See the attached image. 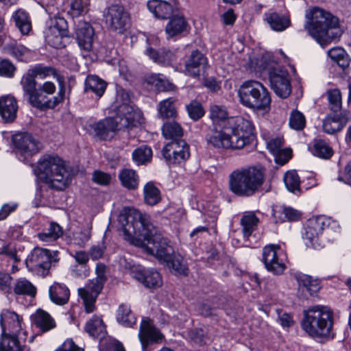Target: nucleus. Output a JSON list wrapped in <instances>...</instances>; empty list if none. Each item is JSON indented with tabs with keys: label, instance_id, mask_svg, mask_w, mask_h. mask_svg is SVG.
Listing matches in <instances>:
<instances>
[{
	"label": "nucleus",
	"instance_id": "f257e3e1",
	"mask_svg": "<svg viewBox=\"0 0 351 351\" xmlns=\"http://www.w3.org/2000/svg\"><path fill=\"white\" fill-rule=\"evenodd\" d=\"M119 222L122 226L124 239L130 244L142 247L160 262L168 258L173 252L169 240L160 233L149 221V217L136 210L121 215Z\"/></svg>",
	"mask_w": 351,
	"mask_h": 351
},
{
	"label": "nucleus",
	"instance_id": "f03ea898",
	"mask_svg": "<svg viewBox=\"0 0 351 351\" xmlns=\"http://www.w3.org/2000/svg\"><path fill=\"white\" fill-rule=\"evenodd\" d=\"M306 29L322 46L341 35L339 19L330 12L314 8L306 14Z\"/></svg>",
	"mask_w": 351,
	"mask_h": 351
},
{
	"label": "nucleus",
	"instance_id": "7ed1b4c3",
	"mask_svg": "<svg viewBox=\"0 0 351 351\" xmlns=\"http://www.w3.org/2000/svg\"><path fill=\"white\" fill-rule=\"evenodd\" d=\"M265 177V169L261 166L234 170L229 176L230 190L237 196L250 197L261 187Z\"/></svg>",
	"mask_w": 351,
	"mask_h": 351
},
{
	"label": "nucleus",
	"instance_id": "20e7f679",
	"mask_svg": "<svg viewBox=\"0 0 351 351\" xmlns=\"http://www.w3.org/2000/svg\"><path fill=\"white\" fill-rule=\"evenodd\" d=\"M39 178L51 189L64 190L71 180L63 160L55 156H44L35 170Z\"/></svg>",
	"mask_w": 351,
	"mask_h": 351
},
{
	"label": "nucleus",
	"instance_id": "39448f33",
	"mask_svg": "<svg viewBox=\"0 0 351 351\" xmlns=\"http://www.w3.org/2000/svg\"><path fill=\"white\" fill-rule=\"evenodd\" d=\"M301 322L302 329L311 337H325L330 335L333 325L331 310L324 306H314L304 311Z\"/></svg>",
	"mask_w": 351,
	"mask_h": 351
},
{
	"label": "nucleus",
	"instance_id": "423d86ee",
	"mask_svg": "<svg viewBox=\"0 0 351 351\" xmlns=\"http://www.w3.org/2000/svg\"><path fill=\"white\" fill-rule=\"evenodd\" d=\"M238 95L241 103L254 111L270 110L271 97L268 90L256 80H247L240 86Z\"/></svg>",
	"mask_w": 351,
	"mask_h": 351
},
{
	"label": "nucleus",
	"instance_id": "0eeeda50",
	"mask_svg": "<svg viewBox=\"0 0 351 351\" xmlns=\"http://www.w3.org/2000/svg\"><path fill=\"white\" fill-rule=\"evenodd\" d=\"M95 272V278L89 280L84 287L78 289V294L84 301L87 313H92L94 311L95 302L106 280L105 265L97 263Z\"/></svg>",
	"mask_w": 351,
	"mask_h": 351
},
{
	"label": "nucleus",
	"instance_id": "6e6552de",
	"mask_svg": "<svg viewBox=\"0 0 351 351\" xmlns=\"http://www.w3.org/2000/svg\"><path fill=\"white\" fill-rule=\"evenodd\" d=\"M226 129L231 131L235 149H240L250 144L254 134V127L252 123L242 117H230L227 121Z\"/></svg>",
	"mask_w": 351,
	"mask_h": 351
},
{
	"label": "nucleus",
	"instance_id": "1a4fd4ad",
	"mask_svg": "<svg viewBox=\"0 0 351 351\" xmlns=\"http://www.w3.org/2000/svg\"><path fill=\"white\" fill-rule=\"evenodd\" d=\"M267 71L271 88L281 98H287L291 93L289 75L284 70L274 65H266L263 67Z\"/></svg>",
	"mask_w": 351,
	"mask_h": 351
},
{
	"label": "nucleus",
	"instance_id": "9d476101",
	"mask_svg": "<svg viewBox=\"0 0 351 351\" xmlns=\"http://www.w3.org/2000/svg\"><path fill=\"white\" fill-rule=\"evenodd\" d=\"M106 23L114 32L123 34L130 25V18L125 9L118 4L111 5L104 14Z\"/></svg>",
	"mask_w": 351,
	"mask_h": 351
},
{
	"label": "nucleus",
	"instance_id": "9b49d317",
	"mask_svg": "<svg viewBox=\"0 0 351 351\" xmlns=\"http://www.w3.org/2000/svg\"><path fill=\"white\" fill-rule=\"evenodd\" d=\"M123 119L117 115L114 118H106L90 125L92 132L99 140H108L113 137L117 130L132 128L121 124Z\"/></svg>",
	"mask_w": 351,
	"mask_h": 351
},
{
	"label": "nucleus",
	"instance_id": "f8f14e48",
	"mask_svg": "<svg viewBox=\"0 0 351 351\" xmlns=\"http://www.w3.org/2000/svg\"><path fill=\"white\" fill-rule=\"evenodd\" d=\"M162 156L170 164H182L190 157V147L183 139L171 141L162 149Z\"/></svg>",
	"mask_w": 351,
	"mask_h": 351
},
{
	"label": "nucleus",
	"instance_id": "ddd939ff",
	"mask_svg": "<svg viewBox=\"0 0 351 351\" xmlns=\"http://www.w3.org/2000/svg\"><path fill=\"white\" fill-rule=\"evenodd\" d=\"M117 102L121 104L117 106V114L123 119L122 125L136 126L138 122L139 114L130 104V96L128 92L121 89L117 92Z\"/></svg>",
	"mask_w": 351,
	"mask_h": 351
},
{
	"label": "nucleus",
	"instance_id": "4468645a",
	"mask_svg": "<svg viewBox=\"0 0 351 351\" xmlns=\"http://www.w3.org/2000/svg\"><path fill=\"white\" fill-rule=\"evenodd\" d=\"M328 225L329 219L324 217H318L308 220L303 234V239L306 241V246L314 249L322 247L324 245L319 239V235Z\"/></svg>",
	"mask_w": 351,
	"mask_h": 351
},
{
	"label": "nucleus",
	"instance_id": "2eb2a0df",
	"mask_svg": "<svg viewBox=\"0 0 351 351\" xmlns=\"http://www.w3.org/2000/svg\"><path fill=\"white\" fill-rule=\"evenodd\" d=\"M56 261L57 259L51 256L49 250L36 247L32 252L26 263L33 269H42L41 274L45 276L48 274L52 263Z\"/></svg>",
	"mask_w": 351,
	"mask_h": 351
},
{
	"label": "nucleus",
	"instance_id": "dca6fc26",
	"mask_svg": "<svg viewBox=\"0 0 351 351\" xmlns=\"http://www.w3.org/2000/svg\"><path fill=\"white\" fill-rule=\"evenodd\" d=\"M60 89L57 96L52 98H49L48 94H45L42 91L37 90V91L31 95L29 99V104L34 108L44 110L47 108H54L58 104L64 100L65 88L64 84L59 79Z\"/></svg>",
	"mask_w": 351,
	"mask_h": 351
},
{
	"label": "nucleus",
	"instance_id": "f3484780",
	"mask_svg": "<svg viewBox=\"0 0 351 351\" xmlns=\"http://www.w3.org/2000/svg\"><path fill=\"white\" fill-rule=\"evenodd\" d=\"M280 247L275 245L265 246L263 250V261L267 270L274 275L283 274L286 269L284 262L280 259L278 251Z\"/></svg>",
	"mask_w": 351,
	"mask_h": 351
},
{
	"label": "nucleus",
	"instance_id": "a211bd4d",
	"mask_svg": "<svg viewBox=\"0 0 351 351\" xmlns=\"http://www.w3.org/2000/svg\"><path fill=\"white\" fill-rule=\"evenodd\" d=\"M138 337L142 345L143 350L145 351L149 344L162 341L164 336L154 326L152 319L148 317H144L141 323Z\"/></svg>",
	"mask_w": 351,
	"mask_h": 351
},
{
	"label": "nucleus",
	"instance_id": "6ab92c4d",
	"mask_svg": "<svg viewBox=\"0 0 351 351\" xmlns=\"http://www.w3.org/2000/svg\"><path fill=\"white\" fill-rule=\"evenodd\" d=\"M294 278L298 282V296L302 299H308L321 288L319 280L311 276L296 273Z\"/></svg>",
	"mask_w": 351,
	"mask_h": 351
},
{
	"label": "nucleus",
	"instance_id": "aec40b11",
	"mask_svg": "<svg viewBox=\"0 0 351 351\" xmlns=\"http://www.w3.org/2000/svg\"><path fill=\"white\" fill-rule=\"evenodd\" d=\"M12 141L15 147L21 154L27 156L36 154L41 148L40 143L27 132L16 134L12 137Z\"/></svg>",
	"mask_w": 351,
	"mask_h": 351
},
{
	"label": "nucleus",
	"instance_id": "412c9836",
	"mask_svg": "<svg viewBox=\"0 0 351 351\" xmlns=\"http://www.w3.org/2000/svg\"><path fill=\"white\" fill-rule=\"evenodd\" d=\"M206 138L208 144L215 148L236 149L231 135L218 130L216 126L210 128Z\"/></svg>",
	"mask_w": 351,
	"mask_h": 351
},
{
	"label": "nucleus",
	"instance_id": "4be33fe9",
	"mask_svg": "<svg viewBox=\"0 0 351 351\" xmlns=\"http://www.w3.org/2000/svg\"><path fill=\"white\" fill-rule=\"evenodd\" d=\"M133 276L149 289H157L162 285L160 274L153 269H136L133 271Z\"/></svg>",
	"mask_w": 351,
	"mask_h": 351
},
{
	"label": "nucleus",
	"instance_id": "5701e85b",
	"mask_svg": "<svg viewBox=\"0 0 351 351\" xmlns=\"http://www.w3.org/2000/svg\"><path fill=\"white\" fill-rule=\"evenodd\" d=\"M208 62L206 56L200 51L195 50L191 52L185 62L186 73L194 77L199 76L205 71Z\"/></svg>",
	"mask_w": 351,
	"mask_h": 351
},
{
	"label": "nucleus",
	"instance_id": "b1692460",
	"mask_svg": "<svg viewBox=\"0 0 351 351\" xmlns=\"http://www.w3.org/2000/svg\"><path fill=\"white\" fill-rule=\"evenodd\" d=\"M75 35L79 47L86 51H90L93 48L95 35L92 26L86 22L80 23L76 28Z\"/></svg>",
	"mask_w": 351,
	"mask_h": 351
},
{
	"label": "nucleus",
	"instance_id": "393cba45",
	"mask_svg": "<svg viewBox=\"0 0 351 351\" xmlns=\"http://www.w3.org/2000/svg\"><path fill=\"white\" fill-rule=\"evenodd\" d=\"M0 324L2 332H7L12 336L18 337V333L21 329V322L19 315L8 310H3L1 313Z\"/></svg>",
	"mask_w": 351,
	"mask_h": 351
},
{
	"label": "nucleus",
	"instance_id": "a878e982",
	"mask_svg": "<svg viewBox=\"0 0 351 351\" xmlns=\"http://www.w3.org/2000/svg\"><path fill=\"white\" fill-rule=\"evenodd\" d=\"M349 118L346 112H330L323 121V129L328 134L340 131L347 123Z\"/></svg>",
	"mask_w": 351,
	"mask_h": 351
},
{
	"label": "nucleus",
	"instance_id": "bb28decb",
	"mask_svg": "<svg viewBox=\"0 0 351 351\" xmlns=\"http://www.w3.org/2000/svg\"><path fill=\"white\" fill-rule=\"evenodd\" d=\"M17 110V102L14 97L5 95L0 97V116L5 122H13L16 118Z\"/></svg>",
	"mask_w": 351,
	"mask_h": 351
},
{
	"label": "nucleus",
	"instance_id": "cd10ccee",
	"mask_svg": "<svg viewBox=\"0 0 351 351\" xmlns=\"http://www.w3.org/2000/svg\"><path fill=\"white\" fill-rule=\"evenodd\" d=\"M147 9L158 19H167L173 14V6L170 3L162 0H149L147 3Z\"/></svg>",
	"mask_w": 351,
	"mask_h": 351
},
{
	"label": "nucleus",
	"instance_id": "c85d7f7f",
	"mask_svg": "<svg viewBox=\"0 0 351 351\" xmlns=\"http://www.w3.org/2000/svg\"><path fill=\"white\" fill-rule=\"evenodd\" d=\"M145 53L155 62L165 66L171 65L177 59L176 51L165 48L158 51L149 47Z\"/></svg>",
	"mask_w": 351,
	"mask_h": 351
},
{
	"label": "nucleus",
	"instance_id": "c756f323",
	"mask_svg": "<svg viewBox=\"0 0 351 351\" xmlns=\"http://www.w3.org/2000/svg\"><path fill=\"white\" fill-rule=\"evenodd\" d=\"M265 21L271 29L276 32H282L291 25V21L289 16L276 12L265 13Z\"/></svg>",
	"mask_w": 351,
	"mask_h": 351
},
{
	"label": "nucleus",
	"instance_id": "7c9ffc66",
	"mask_svg": "<svg viewBox=\"0 0 351 351\" xmlns=\"http://www.w3.org/2000/svg\"><path fill=\"white\" fill-rule=\"evenodd\" d=\"M161 263H165L175 274L186 276L188 274V267L184 258L174 252L169 258H164Z\"/></svg>",
	"mask_w": 351,
	"mask_h": 351
},
{
	"label": "nucleus",
	"instance_id": "2f4dec72",
	"mask_svg": "<svg viewBox=\"0 0 351 351\" xmlns=\"http://www.w3.org/2000/svg\"><path fill=\"white\" fill-rule=\"evenodd\" d=\"M189 29V24L182 15L173 16L167 23L165 31L169 37H173Z\"/></svg>",
	"mask_w": 351,
	"mask_h": 351
},
{
	"label": "nucleus",
	"instance_id": "473e14b6",
	"mask_svg": "<svg viewBox=\"0 0 351 351\" xmlns=\"http://www.w3.org/2000/svg\"><path fill=\"white\" fill-rule=\"evenodd\" d=\"M49 298L51 300L58 305H64L69 301L70 291L64 285L55 282L49 288Z\"/></svg>",
	"mask_w": 351,
	"mask_h": 351
},
{
	"label": "nucleus",
	"instance_id": "72a5a7b5",
	"mask_svg": "<svg viewBox=\"0 0 351 351\" xmlns=\"http://www.w3.org/2000/svg\"><path fill=\"white\" fill-rule=\"evenodd\" d=\"M107 83L97 75H89L84 82V92H92L100 98L106 91Z\"/></svg>",
	"mask_w": 351,
	"mask_h": 351
},
{
	"label": "nucleus",
	"instance_id": "f704fd0d",
	"mask_svg": "<svg viewBox=\"0 0 351 351\" xmlns=\"http://www.w3.org/2000/svg\"><path fill=\"white\" fill-rule=\"evenodd\" d=\"M85 331L93 338L100 339H103L106 333L103 320L97 316H93L87 322L85 326Z\"/></svg>",
	"mask_w": 351,
	"mask_h": 351
},
{
	"label": "nucleus",
	"instance_id": "c9c22d12",
	"mask_svg": "<svg viewBox=\"0 0 351 351\" xmlns=\"http://www.w3.org/2000/svg\"><path fill=\"white\" fill-rule=\"evenodd\" d=\"M32 321L43 332L48 331L55 327V322L50 315L40 309L32 315Z\"/></svg>",
	"mask_w": 351,
	"mask_h": 351
},
{
	"label": "nucleus",
	"instance_id": "e433bc0d",
	"mask_svg": "<svg viewBox=\"0 0 351 351\" xmlns=\"http://www.w3.org/2000/svg\"><path fill=\"white\" fill-rule=\"evenodd\" d=\"M0 351H27L25 346L20 344L18 337L12 336L4 331L0 337Z\"/></svg>",
	"mask_w": 351,
	"mask_h": 351
},
{
	"label": "nucleus",
	"instance_id": "4c0bfd02",
	"mask_svg": "<svg viewBox=\"0 0 351 351\" xmlns=\"http://www.w3.org/2000/svg\"><path fill=\"white\" fill-rule=\"evenodd\" d=\"M119 178L122 186L128 190H135L138 186V176L132 169H122L119 173Z\"/></svg>",
	"mask_w": 351,
	"mask_h": 351
},
{
	"label": "nucleus",
	"instance_id": "58836bf2",
	"mask_svg": "<svg viewBox=\"0 0 351 351\" xmlns=\"http://www.w3.org/2000/svg\"><path fill=\"white\" fill-rule=\"evenodd\" d=\"M12 18L20 32L27 35L32 30V23L28 14L23 10H18L14 13Z\"/></svg>",
	"mask_w": 351,
	"mask_h": 351
},
{
	"label": "nucleus",
	"instance_id": "ea45409f",
	"mask_svg": "<svg viewBox=\"0 0 351 351\" xmlns=\"http://www.w3.org/2000/svg\"><path fill=\"white\" fill-rule=\"evenodd\" d=\"M117 320L119 324L126 327H132L136 323V317L132 313L130 307L125 304L119 306L117 313Z\"/></svg>",
	"mask_w": 351,
	"mask_h": 351
},
{
	"label": "nucleus",
	"instance_id": "a19ab883",
	"mask_svg": "<svg viewBox=\"0 0 351 351\" xmlns=\"http://www.w3.org/2000/svg\"><path fill=\"white\" fill-rule=\"evenodd\" d=\"M259 220L253 213H248L243 215L241 219L242 231L245 237L248 238L256 229Z\"/></svg>",
	"mask_w": 351,
	"mask_h": 351
},
{
	"label": "nucleus",
	"instance_id": "79ce46f5",
	"mask_svg": "<svg viewBox=\"0 0 351 351\" xmlns=\"http://www.w3.org/2000/svg\"><path fill=\"white\" fill-rule=\"evenodd\" d=\"M144 201L149 206H154L161 200L160 190L152 182H147L143 189Z\"/></svg>",
	"mask_w": 351,
	"mask_h": 351
},
{
	"label": "nucleus",
	"instance_id": "37998d69",
	"mask_svg": "<svg viewBox=\"0 0 351 351\" xmlns=\"http://www.w3.org/2000/svg\"><path fill=\"white\" fill-rule=\"evenodd\" d=\"M68 3L69 9L67 12L73 18L86 14L89 10V0H68Z\"/></svg>",
	"mask_w": 351,
	"mask_h": 351
},
{
	"label": "nucleus",
	"instance_id": "c03bdc74",
	"mask_svg": "<svg viewBox=\"0 0 351 351\" xmlns=\"http://www.w3.org/2000/svg\"><path fill=\"white\" fill-rule=\"evenodd\" d=\"M162 131L165 138L172 141L181 140L180 138L183 135L182 128L175 121L164 123Z\"/></svg>",
	"mask_w": 351,
	"mask_h": 351
},
{
	"label": "nucleus",
	"instance_id": "a18cd8bd",
	"mask_svg": "<svg viewBox=\"0 0 351 351\" xmlns=\"http://www.w3.org/2000/svg\"><path fill=\"white\" fill-rule=\"evenodd\" d=\"M330 59L341 69H345L349 66L350 59L345 50L341 47H335L328 51Z\"/></svg>",
	"mask_w": 351,
	"mask_h": 351
},
{
	"label": "nucleus",
	"instance_id": "49530a36",
	"mask_svg": "<svg viewBox=\"0 0 351 351\" xmlns=\"http://www.w3.org/2000/svg\"><path fill=\"white\" fill-rule=\"evenodd\" d=\"M63 234L62 228L56 222H51L46 231L38 234V238L43 241L57 240Z\"/></svg>",
	"mask_w": 351,
	"mask_h": 351
},
{
	"label": "nucleus",
	"instance_id": "de8ad7c7",
	"mask_svg": "<svg viewBox=\"0 0 351 351\" xmlns=\"http://www.w3.org/2000/svg\"><path fill=\"white\" fill-rule=\"evenodd\" d=\"M228 114L226 108L223 106L213 105L210 108V117L213 120L214 124L221 121L223 123V128L227 126V121Z\"/></svg>",
	"mask_w": 351,
	"mask_h": 351
},
{
	"label": "nucleus",
	"instance_id": "09e8293b",
	"mask_svg": "<svg viewBox=\"0 0 351 351\" xmlns=\"http://www.w3.org/2000/svg\"><path fill=\"white\" fill-rule=\"evenodd\" d=\"M14 292L16 295H27L34 297L36 293V288L29 280L22 278L16 282Z\"/></svg>",
	"mask_w": 351,
	"mask_h": 351
},
{
	"label": "nucleus",
	"instance_id": "8fccbe9b",
	"mask_svg": "<svg viewBox=\"0 0 351 351\" xmlns=\"http://www.w3.org/2000/svg\"><path fill=\"white\" fill-rule=\"evenodd\" d=\"M330 112L340 113L342 107L341 94L339 90L332 89L327 92Z\"/></svg>",
	"mask_w": 351,
	"mask_h": 351
},
{
	"label": "nucleus",
	"instance_id": "3c124183",
	"mask_svg": "<svg viewBox=\"0 0 351 351\" xmlns=\"http://www.w3.org/2000/svg\"><path fill=\"white\" fill-rule=\"evenodd\" d=\"M36 77L29 70L26 75H25L21 80V84L23 89L26 95L28 97V99L31 95H33L38 90L36 88V82L35 80Z\"/></svg>",
	"mask_w": 351,
	"mask_h": 351
},
{
	"label": "nucleus",
	"instance_id": "603ef678",
	"mask_svg": "<svg viewBox=\"0 0 351 351\" xmlns=\"http://www.w3.org/2000/svg\"><path fill=\"white\" fill-rule=\"evenodd\" d=\"M284 182L289 191L295 193L300 191V180L296 171H287L284 176Z\"/></svg>",
	"mask_w": 351,
	"mask_h": 351
},
{
	"label": "nucleus",
	"instance_id": "864d4df0",
	"mask_svg": "<svg viewBox=\"0 0 351 351\" xmlns=\"http://www.w3.org/2000/svg\"><path fill=\"white\" fill-rule=\"evenodd\" d=\"M173 103L174 99L172 98H168L160 103L158 112L162 118H173L176 117V110Z\"/></svg>",
	"mask_w": 351,
	"mask_h": 351
},
{
	"label": "nucleus",
	"instance_id": "5fc2aeb1",
	"mask_svg": "<svg viewBox=\"0 0 351 351\" xmlns=\"http://www.w3.org/2000/svg\"><path fill=\"white\" fill-rule=\"evenodd\" d=\"M29 71L32 73V75H34L36 77H40L42 79L50 75L57 76L58 79H60L62 83L63 84V80H62V77H60L58 75L56 69L53 66H47L43 64H38L32 69H29Z\"/></svg>",
	"mask_w": 351,
	"mask_h": 351
},
{
	"label": "nucleus",
	"instance_id": "6e6d98bb",
	"mask_svg": "<svg viewBox=\"0 0 351 351\" xmlns=\"http://www.w3.org/2000/svg\"><path fill=\"white\" fill-rule=\"evenodd\" d=\"M132 157L138 164H144L151 160L152 150L147 145L141 146L133 152Z\"/></svg>",
	"mask_w": 351,
	"mask_h": 351
},
{
	"label": "nucleus",
	"instance_id": "4d7b16f0",
	"mask_svg": "<svg viewBox=\"0 0 351 351\" xmlns=\"http://www.w3.org/2000/svg\"><path fill=\"white\" fill-rule=\"evenodd\" d=\"M313 154L319 158H329L332 154V150L324 141L317 140L313 145Z\"/></svg>",
	"mask_w": 351,
	"mask_h": 351
},
{
	"label": "nucleus",
	"instance_id": "13d9d810",
	"mask_svg": "<svg viewBox=\"0 0 351 351\" xmlns=\"http://www.w3.org/2000/svg\"><path fill=\"white\" fill-rule=\"evenodd\" d=\"M50 32L55 34V38L60 42L63 37L67 36L66 22L63 18L56 19V24L50 28Z\"/></svg>",
	"mask_w": 351,
	"mask_h": 351
},
{
	"label": "nucleus",
	"instance_id": "bf43d9fd",
	"mask_svg": "<svg viewBox=\"0 0 351 351\" xmlns=\"http://www.w3.org/2000/svg\"><path fill=\"white\" fill-rule=\"evenodd\" d=\"M91 237L90 230L84 229L73 233L72 243L80 247H84Z\"/></svg>",
	"mask_w": 351,
	"mask_h": 351
},
{
	"label": "nucleus",
	"instance_id": "052dcab7",
	"mask_svg": "<svg viewBox=\"0 0 351 351\" xmlns=\"http://www.w3.org/2000/svg\"><path fill=\"white\" fill-rule=\"evenodd\" d=\"M305 117L299 111H293L289 118V125L295 130H302L305 125Z\"/></svg>",
	"mask_w": 351,
	"mask_h": 351
},
{
	"label": "nucleus",
	"instance_id": "680f3d73",
	"mask_svg": "<svg viewBox=\"0 0 351 351\" xmlns=\"http://www.w3.org/2000/svg\"><path fill=\"white\" fill-rule=\"evenodd\" d=\"M186 110L189 117L194 121L199 119L204 114V111L201 104L197 101H193L187 105Z\"/></svg>",
	"mask_w": 351,
	"mask_h": 351
},
{
	"label": "nucleus",
	"instance_id": "e2e57ef3",
	"mask_svg": "<svg viewBox=\"0 0 351 351\" xmlns=\"http://www.w3.org/2000/svg\"><path fill=\"white\" fill-rule=\"evenodd\" d=\"M75 261L83 269L84 277H86L89 274V269L86 266V263L89 260V255L84 251H76L72 255Z\"/></svg>",
	"mask_w": 351,
	"mask_h": 351
},
{
	"label": "nucleus",
	"instance_id": "0e129e2a",
	"mask_svg": "<svg viewBox=\"0 0 351 351\" xmlns=\"http://www.w3.org/2000/svg\"><path fill=\"white\" fill-rule=\"evenodd\" d=\"M189 337L194 343L202 345L206 343L208 337L202 328H195L189 331Z\"/></svg>",
	"mask_w": 351,
	"mask_h": 351
},
{
	"label": "nucleus",
	"instance_id": "69168bd1",
	"mask_svg": "<svg viewBox=\"0 0 351 351\" xmlns=\"http://www.w3.org/2000/svg\"><path fill=\"white\" fill-rule=\"evenodd\" d=\"M8 53L18 60H21L23 56L27 52V49L19 44H10L6 47Z\"/></svg>",
	"mask_w": 351,
	"mask_h": 351
},
{
	"label": "nucleus",
	"instance_id": "338daca9",
	"mask_svg": "<svg viewBox=\"0 0 351 351\" xmlns=\"http://www.w3.org/2000/svg\"><path fill=\"white\" fill-rule=\"evenodd\" d=\"M15 67L12 63L6 59L0 60V75L11 77L13 76Z\"/></svg>",
	"mask_w": 351,
	"mask_h": 351
},
{
	"label": "nucleus",
	"instance_id": "774afa93",
	"mask_svg": "<svg viewBox=\"0 0 351 351\" xmlns=\"http://www.w3.org/2000/svg\"><path fill=\"white\" fill-rule=\"evenodd\" d=\"M111 180V176L101 171H95L93 173V181L101 185H108Z\"/></svg>",
	"mask_w": 351,
	"mask_h": 351
}]
</instances>
